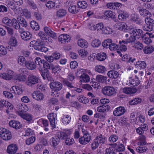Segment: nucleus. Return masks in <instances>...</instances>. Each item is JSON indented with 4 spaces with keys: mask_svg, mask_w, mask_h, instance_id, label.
<instances>
[{
    "mask_svg": "<svg viewBox=\"0 0 154 154\" xmlns=\"http://www.w3.org/2000/svg\"><path fill=\"white\" fill-rule=\"evenodd\" d=\"M37 60L36 62L37 64L38 65V68L39 70H51L53 67V64L49 63L47 61L44 60H42L41 58L37 57Z\"/></svg>",
    "mask_w": 154,
    "mask_h": 154,
    "instance_id": "nucleus-1",
    "label": "nucleus"
},
{
    "mask_svg": "<svg viewBox=\"0 0 154 154\" xmlns=\"http://www.w3.org/2000/svg\"><path fill=\"white\" fill-rule=\"evenodd\" d=\"M102 92L104 95L110 97L114 96L116 94L114 88L109 86L103 87L102 89Z\"/></svg>",
    "mask_w": 154,
    "mask_h": 154,
    "instance_id": "nucleus-2",
    "label": "nucleus"
},
{
    "mask_svg": "<svg viewBox=\"0 0 154 154\" xmlns=\"http://www.w3.org/2000/svg\"><path fill=\"white\" fill-rule=\"evenodd\" d=\"M145 21L146 24L143 27L144 30L149 32L152 31L154 27V20L149 17H146Z\"/></svg>",
    "mask_w": 154,
    "mask_h": 154,
    "instance_id": "nucleus-3",
    "label": "nucleus"
},
{
    "mask_svg": "<svg viewBox=\"0 0 154 154\" xmlns=\"http://www.w3.org/2000/svg\"><path fill=\"white\" fill-rule=\"evenodd\" d=\"M10 131L4 128H0V137L3 140H9L12 138Z\"/></svg>",
    "mask_w": 154,
    "mask_h": 154,
    "instance_id": "nucleus-4",
    "label": "nucleus"
},
{
    "mask_svg": "<svg viewBox=\"0 0 154 154\" xmlns=\"http://www.w3.org/2000/svg\"><path fill=\"white\" fill-rule=\"evenodd\" d=\"M128 29H129V30L128 32L130 35H134L137 39H139L140 37L143 38V32L142 29L133 28L130 29L129 28Z\"/></svg>",
    "mask_w": 154,
    "mask_h": 154,
    "instance_id": "nucleus-5",
    "label": "nucleus"
},
{
    "mask_svg": "<svg viewBox=\"0 0 154 154\" xmlns=\"http://www.w3.org/2000/svg\"><path fill=\"white\" fill-rule=\"evenodd\" d=\"M50 87L51 89L53 90L56 93L58 91H60L62 88V84L58 82H51L50 84Z\"/></svg>",
    "mask_w": 154,
    "mask_h": 154,
    "instance_id": "nucleus-6",
    "label": "nucleus"
},
{
    "mask_svg": "<svg viewBox=\"0 0 154 154\" xmlns=\"http://www.w3.org/2000/svg\"><path fill=\"white\" fill-rule=\"evenodd\" d=\"M84 133L83 137L79 139V142L80 144L82 145H85L88 143L91 139V137L88 132H86Z\"/></svg>",
    "mask_w": 154,
    "mask_h": 154,
    "instance_id": "nucleus-7",
    "label": "nucleus"
},
{
    "mask_svg": "<svg viewBox=\"0 0 154 154\" xmlns=\"http://www.w3.org/2000/svg\"><path fill=\"white\" fill-rule=\"evenodd\" d=\"M38 79L36 76L32 75L29 76L26 82V84L29 86H32L38 83Z\"/></svg>",
    "mask_w": 154,
    "mask_h": 154,
    "instance_id": "nucleus-8",
    "label": "nucleus"
},
{
    "mask_svg": "<svg viewBox=\"0 0 154 154\" xmlns=\"http://www.w3.org/2000/svg\"><path fill=\"white\" fill-rule=\"evenodd\" d=\"M37 59L36 57L34 62L31 60H27L24 66L28 69L31 70L35 69L36 67L38 68V65L36 63L37 60Z\"/></svg>",
    "mask_w": 154,
    "mask_h": 154,
    "instance_id": "nucleus-9",
    "label": "nucleus"
},
{
    "mask_svg": "<svg viewBox=\"0 0 154 154\" xmlns=\"http://www.w3.org/2000/svg\"><path fill=\"white\" fill-rule=\"evenodd\" d=\"M126 112V109L123 106H119L116 108L113 112L114 116H119L124 114Z\"/></svg>",
    "mask_w": 154,
    "mask_h": 154,
    "instance_id": "nucleus-10",
    "label": "nucleus"
},
{
    "mask_svg": "<svg viewBox=\"0 0 154 154\" xmlns=\"http://www.w3.org/2000/svg\"><path fill=\"white\" fill-rule=\"evenodd\" d=\"M48 118L49 119L51 126L52 128H55V121L57 117V115L56 114L53 113H49L47 116Z\"/></svg>",
    "mask_w": 154,
    "mask_h": 154,
    "instance_id": "nucleus-11",
    "label": "nucleus"
},
{
    "mask_svg": "<svg viewBox=\"0 0 154 154\" xmlns=\"http://www.w3.org/2000/svg\"><path fill=\"white\" fill-rule=\"evenodd\" d=\"M17 145L15 144H11L8 146L7 151L9 154H14L17 152Z\"/></svg>",
    "mask_w": 154,
    "mask_h": 154,
    "instance_id": "nucleus-12",
    "label": "nucleus"
},
{
    "mask_svg": "<svg viewBox=\"0 0 154 154\" xmlns=\"http://www.w3.org/2000/svg\"><path fill=\"white\" fill-rule=\"evenodd\" d=\"M39 70L41 71V75L43 79H47L48 81H52L53 79L50 75L49 71L43 69Z\"/></svg>",
    "mask_w": 154,
    "mask_h": 154,
    "instance_id": "nucleus-13",
    "label": "nucleus"
},
{
    "mask_svg": "<svg viewBox=\"0 0 154 154\" xmlns=\"http://www.w3.org/2000/svg\"><path fill=\"white\" fill-rule=\"evenodd\" d=\"M118 17L119 19L122 21H125L129 17L128 13L124 11H120L119 12Z\"/></svg>",
    "mask_w": 154,
    "mask_h": 154,
    "instance_id": "nucleus-14",
    "label": "nucleus"
},
{
    "mask_svg": "<svg viewBox=\"0 0 154 154\" xmlns=\"http://www.w3.org/2000/svg\"><path fill=\"white\" fill-rule=\"evenodd\" d=\"M13 72L11 70H8L6 73H4L0 75V76L4 79L10 80L12 78Z\"/></svg>",
    "mask_w": 154,
    "mask_h": 154,
    "instance_id": "nucleus-15",
    "label": "nucleus"
},
{
    "mask_svg": "<svg viewBox=\"0 0 154 154\" xmlns=\"http://www.w3.org/2000/svg\"><path fill=\"white\" fill-rule=\"evenodd\" d=\"M137 90L136 88L125 87L122 89V92L127 94H131L135 93Z\"/></svg>",
    "mask_w": 154,
    "mask_h": 154,
    "instance_id": "nucleus-16",
    "label": "nucleus"
},
{
    "mask_svg": "<svg viewBox=\"0 0 154 154\" xmlns=\"http://www.w3.org/2000/svg\"><path fill=\"white\" fill-rule=\"evenodd\" d=\"M104 27V25L102 23H99L96 25L91 26L89 29L91 30L101 31L102 32Z\"/></svg>",
    "mask_w": 154,
    "mask_h": 154,
    "instance_id": "nucleus-17",
    "label": "nucleus"
},
{
    "mask_svg": "<svg viewBox=\"0 0 154 154\" xmlns=\"http://www.w3.org/2000/svg\"><path fill=\"white\" fill-rule=\"evenodd\" d=\"M139 8V13L141 16L143 17H150L151 16V13L147 10L141 7Z\"/></svg>",
    "mask_w": 154,
    "mask_h": 154,
    "instance_id": "nucleus-18",
    "label": "nucleus"
},
{
    "mask_svg": "<svg viewBox=\"0 0 154 154\" xmlns=\"http://www.w3.org/2000/svg\"><path fill=\"white\" fill-rule=\"evenodd\" d=\"M32 95L33 97L37 100H41L44 98L43 94L38 91H35Z\"/></svg>",
    "mask_w": 154,
    "mask_h": 154,
    "instance_id": "nucleus-19",
    "label": "nucleus"
},
{
    "mask_svg": "<svg viewBox=\"0 0 154 154\" xmlns=\"http://www.w3.org/2000/svg\"><path fill=\"white\" fill-rule=\"evenodd\" d=\"M51 145L54 147H55L59 144L60 141L59 137L56 136L52 137L50 140Z\"/></svg>",
    "mask_w": 154,
    "mask_h": 154,
    "instance_id": "nucleus-20",
    "label": "nucleus"
},
{
    "mask_svg": "<svg viewBox=\"0 0 154 154\" xmlns=\"http://www.w3.org/2000/svg\"><path fill=\"white\" fill-rule=\"evenodd\" d=\"M70 134V132L69 131H61L58 133L57 136L59 137L60 139L65 140L67 138Z\"/></svg>",
    "mask_w": 154,
    "mask_h": 154,
    "instance_id": "nucleus-21",
    "label": "nucleus"
},
{
    "mask_svg": "<svg viewBox=\"0 0 154 154\" xmlns=\"http://www.w3.org/2000/svg\"><path fill=\"white\" fill-rule=\"evenodd\" d=\"M44 30L45 33L50 37L54 39L56 38V34L52 31L49 28L45 26L44 28Z\"/></svg>",
    "mask_w": 154,
    "mask_h": 154,
    "instance_id": "nucleus-22",
    "label": "nucleus"
},
{
    "mask_svg": "<svg viewBox=\"0 0 154 154\" xmlns=\"http://www.w3.org/2000/svg\"><path fill=\"white\" fill-rule=\"evenodd\" d=\"M22 39L25 41L30 40L32 37V35L28 31H24L21 34Z\"/></svg>",
    "mask_w": 154,
    "mask_h": 154,
    "instance_id": "nucleus-23",
    "label": "nucleus"
},
{
    "mask_svg": "<svg viewBox=\"0 0 154 154\" xmlns=\"http://www.w3.org/2000/svg\"><path fill=\"white\" fill-rule=\"evenodd\" d=\"M110 107L108 105H103L101 106H100L97 108V111L102 113H104L108 112L109 110Z\"/></svg>",
    "mask_w": 154,
    "mask_h": 154,
    "instance_id": "nucleus-24",
    "label": "nucleus"
},
{
    "mask_svg": "<svg viewBox=\"0 0 154 154\" xmlns=\"http://www.w3.org/2000/svg\"><path fill=\"white\" fill-rule=\"evenodd\" d=\"M105 19L107 20H109V18L115 20L116 18L115 15L113 14L112 12L111 11H106L104 13Z\"/></svg>",
    "mask_w": 154,
    "mask_h": 154,
    "instance_id": "nucleus-25",
    "label": "nucleus"
},
{
    "mask_svg": "<svg viewBox=\"0 0 154 154\" xmlns=\"http://www.w3.org/2000/svg\"><path fill=\"white\" fill-rule=\"evenodd\" d=\"M136 68H137L139 70L144 69L146 66V63L144 61H140L136 62L135 64Z\"/></svg>",
    "mask_w": 154,
    "mask_h": 154,
    "instance_id": "nucleus-26",
    "label": "nucleus"
},
{
    "mask_svg": "<svg viewBox=\"0 0 154 154\" xmlns=\"http://www.w3.org/2000/svg\"><path fill=\"white\" fill-rule=\"evenodd\" d=\"M107 75L109 78L112 79H116L118 77H120L118 72L115 70H111L109 71L108 72Z\"/></svg>",
    "mask_w": 154,
    "mask_h": 154,
    "instance_id": "nucleus-27",
    "label": "nucleus"
},
{
    "mask_svg": "<svg viewBox=\"0 0 154 154\" xmlns=\"http://www.w3.org/2000/svg\"><path fill=\"white\" fill-rule=\"evenodd\" d=\"M11 89L14 94H17L19 95L21 94L23 92L22 86L21 85L19 86L17 85L13 86L11 87Z\"/></svg>",
    "mask_w": 154,
    "mask_h": 154,
    "instance_id": "nucleus-28",
    "label": "nucleus"
},
{
    "mask_svg": "<svg viewBox=\"0 0 154 154\" xmlns=\"http://www.w3.org/2000/svg\"><path fill=\"white\" fill-rule=\"evenodd\" d=\"M20 116L23 119L27 121L31 122L32 120V116L28 113H19Z\"/></svg>",
    "mask_w": 154,
    "mask_h": 154,
    "instance_id": "nucleus-29",
    "label": "nucleus"
},
{
    "mask_svg": "<svg viewBox=\"0 0 154 154\" xmlns=\"http://www.w3.org/2000/svg\"><path fill=\"white\" fill-rule=\"evenodd\" d=\"M78 45L82 48H86L88 45V42L84 39H79L78 41Z\"/></svg>",
    "mask_w": 154,
    "mask_h": 154,
    "instance_id": "nucleus-30",
    "label": "nucleus"
},
{
    "mask_svg": "<svg viewBox=\"0 0 154 154\" xmlns=\"http://www.w3.org/2000/svg\"><path fill=\"white\" fill-rule=\"evenodd\" d=\"M79 8L77 7L76 5H72L68 8V11L69 12L72 14H75L79 11Z\"/></svg>",
    "mask_w": 154,
    "mask_h": 154,
    "instance_id": "nucleus-31",
    "label": "nucleus"
},
{
    "mask_svg": "<svg viewBox=\"0 0 154 154\" xmlns=\"http://www.w3.org/2000/svg\"><path fill=\"white\" fill-rule=\"evenodd\" d=\"M96 55L97 60L100 61H104L106 58V54L104 52L97 53Z\"/></svg>",
    "mask_w": 154,
    "mask_h": 154,
    "instance_id": "nucleus-32",
    "label": "nucleus"
},
{
    "mask_svg": "<svg viewBox=\"0 0 154 154\" xmlns=\"http://www.w3.org/2000/svg\"><path fill=\"white\" fill-rule=\"evenodd\" d=\"M17 60L19 64L23 66H24L25 63L27 61L23 56H18L17 58Z\"/></svg>",
    "mask_w": 154,
    "mask_h": 154,
    "instance_id": "nucleus-33",
    "label": "nucleus"
},
{
    "mask_svg": "<svg viewBox=\"0 0 154 154\" xmlns=\"http://www.w3.org/2000/svg\"><path fill=\"white\" fill-rule=\"evenodd\" d=\"M9 44L11 46L10 47V49H11V47H15L17 45V42L15 37L13 36L11 37L9 42Z\"/></svg>",
    "mask_w": 154,
    "mask_h": 154,
    "instance_id": "nucleus-34",
    "label": "nucleus"
},
{
    "mask_svg": "<svg viewBox=\"0 0 154 154\" xmlns=\"http://www.w3.org/2000/svg\"><path fill=\"white\" fill-rule=\"evenodd\" d=\"M17 20L22 27H26L27 26V23L26 20L23 17H20L17 18Z\"/></svg>",
    "mask_w": 154,
    "mask_h": 154,
    "instance_id": "nucleus-35",
    "label": "nucleus"
},
{
    "mask_svg": "<svg viewBox=\"0 0 154 154\" xmlns=\"http://www.w3.org/2000/svg\"><path fill=\"white\" fill-rule=\"evenodd\" d=\"M117 27L119 30H126L128 32L129 31V29H127L128 26L126 23H119L117 24Z\"/></svg>",
    "mask_w": 154,
    "mask_h": 154,
    "instance_id": "nucleus-36",
    "label": "nucleus"
},
{
    "mask_svg": "<svg viewBox=\"0 0 154 154\" xmlns=\"http://www.w3.org/2000/svg\"><path fill=\"white\" fill-rule=\"evenodd\" d=\"M112 42V40L110 39H107L104 40L102 43L103 47L105 48L108 49L109 48L111 43Z\"/></svg>",
    "mask_w": 154,
    "mask_h": 154,
    "instance_id": "nucleus-37",
    "label": "nucleus"
},
{
    "mask_svg": "<svg viewBox=\"0 0 154 154\" xmlns=\"http://www.w3.org/2000/svg\"><path fill=\"white\" fill-rule=\"evenodd\" d=\"M154 50V48L153 46L149 45L145 47L143 49L144 53L146 54L152 53Z\"/></svg>",
    "mask_w": 154,
    "mask_h": 154,
    "instance_id": "nucleus-38",
    "label": "nucleus"
},
{
    "mask_svg": "<svg viewBox=\"0 0 154 154\" xmlns=\"http://www.w3.org/2000/svg\"><path fill=\"white\" fill-rule=\"evenodd\" d=\"M117 148L116 149V152H121L124 151L125 149V147L124 145L120 142H118Z\"/></svg>",
    "mask_w": 154,
    "mask_h": 154,
    "instance_id": "nucleus-39",
    "label": "nucleus"
},
{
    "mask_svg": "<svg viewBox=\"0 0 154 154\" xmlns=\"http://www.w3.org/2000/svg\"><path fill=\"white\" fill-rule=\"evenodd\" d=\"M11 23V26H12L16 29H18L20 28V26L19 22L16 19H13Z\"/></svg>",
    "mask_w": 154,
    "mask_h": 154,
    "instance_id": "nucleus-40",
    "label": "nucleus"
},
{
    "mask_svg": "<svg viewBox=\"0 0 154 154\" xmlns=\"http://www.w3.org/2000/svg\"><path fill=\"white\" fill-rule=\"evenodd\" d=\"M96 81L101 83H105L106 82V77L101 75H97L96 77Z\"/></svg>",
    "mask_w": 154,
    "mask_h": 154,
    "instance_id": "nucleus-41",
    "label": "nucleus"
},
{
    "mask_svg": "<svg viewBox=\"0 0 154 154\" xmlns=\"http://www.w3.org/2000/svg\"><path fill=\"white\" fill-rule=\"evenodd\" d=\"M77 4L79 8L82 9L86 8L88 5L87 2L84 1L78 2Z\"/></svg>",
    "mask_w": 154,
    "mask_h": 154,
    "instance_id": "nucleus-42",
    "label": "nucleus"
},
{
    "mask_svg": "<svg viewBox=\"0 0 154 154\" xmlns=\"http://www.w3.org/2000/svg\"><path fill=\"white\" fill-rule=\"evenodd\" d=\"M19 111L22 112H25L28 111V108L25 104H21L18 106Z\"/></svg>",
    "mask_w": 154,
    "mask_h": 154,
    "instance_id": "nucleus-43",
    "label": "nucleus"
},
{
    "mask_svg": "<svg viewBox=\"0 0 154 154\" xmlns=\"http://www.w3.org/2000/svg\"><path fill=\"white\" fill-rule=\"evenodd\" d=\"M66 14V10L64 9H60L57 12L56 16L58 17H61L65 16Z\"/></svg>",
    "mask_w": 154,
    "mask_h": 154,
    "instance_id": "nucleus-44",
    "label": "nucleus"
},
{
    "mask_svg": "<svg viewBox=\"0 0 154 154\" xmlns=\"http://www.w3.org/2000/svg\"><path fill=\"white\" fill-rule=\"evenodd\" d=\"M95 70L99 73H103L105 71L106 69L104 66L99 65L95 67Z\"/></svg>",
    "mask_w": 154,
    "mask_h": 154,
    "instance_id": "nucleus-45",
    "label": "nucleus"
},
{
    "mask_svg": "<svg viewBox=\"0 0 154 154\" xmlns=\"http://www.w3.org/2000/svg\"><path fill=\"white\" fill-rule=\"evenodd\" d=\"M141 99L138 98H135L129 101V103L130 105H134L140 103L141 101Z\"/></svg>",
    "mask_w": 154,
    "mask_h": 154,
    "instance_id": "nucleus-46",
    "label": "nucleus"
},
{
    "mask_svg": "<svg viewBox=\"0 0 154 154\" xmlns=\"http://www.w3.org/2000/svg\"><path fill=\"white\" fill-rule=\"evenodd\" d=\"M62 83L64 86H66L70 88H74L72 83L69 82L66 79H64L63 80Z\"/></svg>",
    "mask_w": 154,
    "mask_h": 154,
    "instance_id": "nucleus-47",
    "label": "nucleus"
},
{
    "mask_svg": "<svg viewBox=\"0 0 154 154\" xmlns=\"http://www.w3.org/2000/svg\"><path fill=\"white\" fill-rule=\"evenodd\" d=\"M80 79L81 81L82 80L85 82H88L90 79L89 75L84 73L80 76Z\"/></svg>",
    "mask_w": 154,
    "mask_h": 154,
    "instance_id": "nucleus-48",
    "label": "nucleus"
},
{
    "mask_svg": "<svg viewBox=\"0 0 154 154\" xmlns=\"http://www.w3.org/2000/svg\"><path fill=\"white\" fill-rule=\"evenodd\" d=\"M31 27L33 29L35 30H38L39 29V26L36 21H32L30 23Z\"/></svg>",
    "mask_w": 154,
    "mask_h": 154,
    "instance_id": "nucleus-49",
    "label": "nucleus"
},
{
    "mask_svg": "<svg viewBox=\"0 0 154 154\" xmlns=\"http://www.w3.org/2000/svg\"><path fill=\"white\" fill-rule=\"evenodd\" d=\"M101 42L98 39H95L93 40L91 43V45L93 47H98L101 44Z\"/></svg>",
    "mask_w": 154,
    "mask_h": 154,
    "instance_id": "nucleus-50",
    "label": "nucleus"
},
{
    "mask_svg": "<svg viewBox=\"0 0 154 154\" xmlns=\"http://www.w3.org/2000/svg\"><path fill=\"white\" fill-rule=\"evenodd\" d=\"M43 42L42 40L40 41L38 40V42L36 43V45L35 46L34 49L36 50L39 51L40 50L41 48L43 45Z\"/></svg>",
    "mask_w": 154,
    "mask_h": 154,
    "instance_id": "nucleus-51",
    "label": "nucleus"
},
{
    "mask_svg": "<svg viewBox=\"0 0 154 154\" xmlns=\"http://www.w3.org/2000/svg\"><path fill=\"white\" fill-rule=\"evenodd\" d=\"M12 20L7 17H5L2 19V22L6 25L9 26H11Z\"/></svg>",
    "mask_w": 154,
    "mask_h": 154,
    "instance_id": "nucleus-52",
    "label": "nucleus"
},
{
    "mask_svg": "<svg viewBox=\"0 0 154 154\" xmlns=\"http://www.w3.org/2000/svg\"><path fill=\"white\" fill-rule=\"evenodd\" d=\"M129 81L130 84L134 86H137L140 83V81L138 79L134 80L130 79Z\"/></svg>",
    "mask_w": 154,
    "mask_h": 154,
    "instance_id": "nucleus-53",
    "label": "nucleus"
},
{
    "mask_svg": "<svg viewBox=\"0 0 154 154\" xmlns=\"http://www.w3.org/2000/svg\"><path fill=\"white\" fill-rule=\"evenodd\" d=\"M148 150V148L146 146H138L137 148V151L139 153H143Z\"/></svg>",
    "mask_w": 154,
    "mask_h": 154,
    "instance_id": "nucleus-54",
    "label": "nucleus"
},
{
    "mask_svg": "<svg viewBox=\"0 0 154 154\" xmlns=\"http://www.w3.org/2000/svg\"><path fill=\"white\" fill-rule=\"evenodd\" d=\"M45 5L48 8L51 9L55 7V3L52 1H49Z\"/></svg>",
    "mask_w": 154,
    "mask_h": 154,
    "instance_id": "nucleus-55",
    "label": "nucleus"
},
{
    "mask_svg": "<svg viewBox=\"0 0 154 154\" xmlns=\"http://www.w3.org/2000/svg\"><path fill=\"white\" fill-rule=\"evenodd\" d=\"M97 137L99 139V141H100V144H101L102 145V144L105 143L106 140V137L104 136H103L102 134H100Z\"/></svg>",
    "mask_w": 154,
    "mask_h": 154,
    "instance_id": "nucleus-56",
    "label": "nucleus"
},
{
    "mask_svg": "<svg viewBox=\"0 0 154 154\" xmlns=\"http://www.w3.org/2000/svg\"><path fill=\"white\" fill-rule=\"evenodd\" d=\"M65 143L66 145H71L74 143V140L71 138L67 137V138L65 140Z\"/></svg>",
    "mask_w": 154,
    "mask_h": 154,
    "instance_id": "nucleus-57",
    "label": "nucleus"
},
{
    "mask_svg": "<svg viewBox=\"0 0 154 154\" xmlns=\"http://www.w3.org/2000/svg\"><path fill=\"white\" fill-rule=\"evenodd\" d=\"M13 93H14L13 91L11 93L8 91H5L3 92V94L5 97L8 98L12 99L13 97V95L12 94Z\"/></svg>",
    "mask_w": 154,
    "mask_h": 154,
    "instance_id": "nucleus-58",
    "label": "nucleus"
},
{
    "mask_svg": "<svg viewBox=\"0 0 154 154\" xmlns=\"http://www.w3.org/2000/svg\"><path fill=\"white\" fill-rule=\"evenodd\" d=\"M71 120V117L68 115L64 116L63 119V123L64 124L67 125L68 124Z\"/></svg>",
    "mask_w": 154,
    "mask_h": 154,
    "instance_id": "nucleus-59",
    "label": "nucleus"
},
{
    "mask_svg": "<svg viewBox=\"0 0 154 154\" xmlns=\"http://www.w3.org/2000/svg\"><path fill=\"white\" fill-rule=\"evenodd\" d=\"M27 3L29 6L33 9L35 10L37 9V6L36 4L32 0H28Z\"/></svg>",
    "mask_w": 154,
    "mask_h": 154,
    "instance_id": "nucleus-60",
    "label": "nucleus"
},
{
    "mask_svg": "<svg viewBox=\"0 0 154 154\" xmlns=\"http://www.w3.org/2000/svg\"><path fill=\"white\" fill-rule=\"evenodd\" d=\"M119 46L117 44L112 43V42L111 43L109 49L111 51H115L118 49L119 48Z\"/></svg>",
    "mask_w": 154,
    "mask_h": 154,
    "instance_id": "nucleus-61",
    "label": "nucleus"
},
{
    "mask_svg": "<svg viewBox=\"0 0 154 154\" xmlns=\"http://www.w3.org/2000/svg\"><path fill=\"white\" fill-rule=\"evenodd\" d=\"M35 140V137H31L26 140V143L27 145H29L32 143Z\"/></svg>",
    "mask_w": 154,
    "mask_h": 154,
    "instance_id": "nucleus-62",
    "label": "nucleus"
},
{
    "mask_svg": "<svg viewBox=\"0 0 154 154\" xmlns=\"http://www.w3.org/2000/svg\"><path fill=\"white\" fill-rule=\"evenodd\" d=\"M112 32V29L109 27H104L102 33L106 34H110Z\"/></svg>",
    "mask_w": 154,
    "mask_h": 154,
    "instance_id": "nucleus-63",
    "label": "nucleus"
},
{
    "mask_svg": "<svg viewBox=\"0 0 154 154\" xmlns=\"http://www.w3.org/2000/svg\"><path fill=\"white\" fill-rule=\"evenodd\" d=\"M146 137L143 135H141L139 139L140 142L139 143L140 145H145L146 144Z\"/></svg>",
    "mask_w": 154,
    "mask_h": 154,
    "instance_id": "nucleus-64",
    "label": "nucleus"
}]
</instances>
